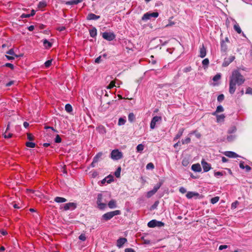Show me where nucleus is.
I'll use <instances>...</instances> for the list:
<instances>
[{
  "mask_svg": "<svg viewBox=\"0 0 252 252\" xmlns=\"http://www.w3.org/2000/svg\"><path fill=\"white\" fill-rule=\"evenodd\" d=\"M230 80L240 86L244 83L245 79L238 70H235L232 72Z\"/></svg>",
  "mask_w": 252,
  "mask_h": 252,
  "instance_id": "1",
  "label": "nucleus"
},
{
  "mask_svg": "<svg viewBox=\"0 0 252 252\" xmlns=\"http://www.w3.org/2000/svg\"><path fill=\"white\" fill-rule=\"evenodd\" d=\"M107 202V201L105 198H104V197L102 194L99 193L97 195L96 203L99 209L100 210L105 209L106 207Z\"/></svg>",
  "mask_w": 252,
  "mask_h": 252,
  "instance_id": "2",
  "label": "nucleus"
},
{
  "mask_svg": "<svg viewBox=\"0 0 252 252\" xmlns=\"http://www.w3.org/2000/svg\"><path fill=\"white\" fill-rule=\"evenodd\" d=\"M121 214V211L120 210H115L114 211H111L109 212H107L102 216V218L105 220H108L112 219L114 216L120 215Z\"/></svg>",
  "mask_w": 252,
  "mask_h": 252,
  "instance_id": "3",
  "label": "nucleus"
},
{
  "mask_svg": "<svg viewBox=\"0 0 252 252\" xmlns=\"http://www.w3.org/2000/svg\"><path fill=\"white\" fill-rule=\"evenodd\" d=\"M110 157L113 160H119L123 158V153L118 149L113 150L111 152Z\"/></svg>",
  "mask_w": 252,
  "mask_h": 252,
  "instance_id": "4",
  "label": "nucleus"
},
{
  "mask_svg": "<svg viewBox=\"0 0 252 252\" xmlns=\"http://www.w3.org/2000/svg\"><path fill=\"white\" fill-rule=\"evenodd\" d=\"M164 225V223L160 221L153 220L148 223V226L150 228H154L156 226L161 227Z\"/></svg>",
  "mask_w": 252,
  "mask_h": 252,
  "instance_id": "5",
  "label": "nucleus"
},
{
  "mask_svg": "<svg viewBox=\"0 0 252 252\" xmlns=\"http://www.w3.org/2000/svg\"><path fill=\"white\" fill-rule=\"evenodd\" d=\"M102 37L109 41H112L115 38V35L113 32H104L102 33Z\"/></svg>",
  "mask_w": 252,
  "mask_h": 252,
  "instance_id": "6",
  "label": "nucleus"
},
{
  "mask_svg": "<svg viewBox=\"0 0 252 252\" xmlns=\"http://www.w3.org/2000/svg\"><path fill=\"white\" fill-rule=\"evenodd\" d=\"M161 120V117L160 116H155L152 119V121L150 123V128L151 129L155 128L156 123Z\"/></svg>",
  "mask_w": 252,
  "mask_h": 252,
  "instance_id": "7",
  "label": "nucleus"
},
{
  "mask_svg": "<svg viewBox=\"0 0 252 252\" xmlns=\"http://www.w3.org/2000/svg\"><path fill=\"white\" fill-rule=\"evenodd\" d=\"M236 83H234L232 81L229 80V92L230 94H233L236 89Z\"/></svg>",
  "mask_w": 252,
  "mask_h": 252,
  "instance_id": "8",
  "label": "nucleus"
},
{
  "mask_svg": "<svg viewBox=\"0 0 252 252\" xmlns=\"http://www.w3.org/2000/svg\"><path fill=\"white\" fill-rule=\"evenodd\" d=\"M235 59L234 56H231L228 58H225L222 63V66L226 67L232 63Z\"/></svg>",
  "mask_w": 252,
  "mask_h": 252,
  "instance_id": "9",
  "label": "nucleus"
},
{
  "mask_svg": "<svg viewBox=\"0 0 252 252\" xmlns=\"http://www.w3.org/2000/svg\"><path fill=\"white\" fill-rule=\"evenodd\" d=\"M76 208V204L73 202L66 203L64 206V210L66 211L70 209H74Z\"/></svg>",
  "mask_w": 252,
  "mask_h": 252,
  "instance_id": "10",
  "label": "nucleus"
},
{
  "mask_svg": "<svg viewBox=\"0 0 252 252\" xmlns=\"http://www.w3.org/2000/svg\"><path fill=\"white\" fill-rule=\"evenodd\" d=\"M127 242V239L125 238H120L117 240V246L121 248Z\"/></svg>",
  "mask_w": 252,
  "mask_h": 252,
  "instance_id": "11",
  "label": "nucleus"
},
{
  "mask_svg": "<svg viewBox=\"0 0 252 252\" xmlns=\"http://www.w3.org/2000/svg\"><path fill=\"white\" fill-rule=\"evenodd\" d=\"M202 167L204 172H206L211 169V165L204 160L201 161Z\"/></svg>",
  "mask_w": 252,
  "mask_h": 252,
  "instance_id": "12",
  "label": "nucleus"
},
{
  "mask_svg": "<svg viewBox=\"0 0 252 252\" xmlns=\"http://www.w3.org/2000/svg\"><path fill=\"white\" fill-rule=\"evenodd\" d=\"M206 55V50L203 44L200 47L199 49V57L203 58Z\"/></svg>",
  "mask_w": 252,
  "mask_h": 252,
  "instance_id": "13",
  "label": "nucleus"
},
{
  "mask_svg": "<svg viewBox=\"0 0 252 252\" xmlns=\"http://www.w3.org/2000/svg\"><path fill=\"white\" fill-rule=\"evenodd\" d=\"M225 156L228 158H237L239 156L235 152L231 151H227L224 153Z\"/></svg>",
  "mask_w": 252,
  "mask_h": 252,
  "instance_id": "14",
  "label": "nucleus"
},
{
  "mask_svg": "<svg viewBox=\"0 0 252 252\" xmlns=\"http://www.w3.org/2000/svg\"><path fill=\"white\" fill-rule=\"evenodd\" d=\"M100 18V16L96 15L94 13H89L87 17V20H97Z\"/></svg>",
  "mask_w": 252,
  "mask_h": 252,
  "instance_id": "15",
  "label": "nucleus"
},
{
  "mask_svg": "<svg viewBox=\"0 0 252 252\" xmlns=\"http://www.w3.org/2000/svg\"><path fill=\"white\" fill-rule=\"evenodd\" d=\"M191 169L195 172H200L201 167L199 163L193 164L191 166Z\"/></svg>",
  "mask_w": 252,
  "mask_h": 252,
  "instance_id": "16",
  "label": "nucleus"
},
{
  "mask_svg": "<svg viewBox=\"0 0 252 252\" xmlns=\"http://www.w3.org/2000/svg\"><path fill=\"white\" fill-rule=\"evenodd\" d=\"M186 196L188 199H190L194 196H198L199 193L195 192L189 191L187 192Z\"/></svg>",
  "mask_w": 252,
  "mask_h": 252,
  "instance_id": "17",
  "label": "nucleus"
},
{
  "mask_svg": "<svg viewBox=\"0 0 252 252\" xmlns=\"http://www.w3.org/2000/svg\"><path fill=\"white\" fill-rule=\"evenodd\" d=\"M89 32L90 35L92 37H94L97 34V30L95 27H93L89 30Z\"/></svg>",
  "mask_w": 252,
  "mask_h": 252,
  "instance_id": "18",
  "label": "nucleus"
},
{
  "mask_svg": "<svg viewBox=\"0 0 252 252\" xmlns=\"http://www.w3.org/2000/svg\"><path fill=\"white\" fill-rule=\"evenodd\" d=\"M83 0H71L70 1H68L66 2V4L67 5H73V4H77L79 3L82 2Z\"/></svg>",
  "mask_w": 252,
  "mask_h": 252,
  "instance_id": "19",
  "label": "nucleus"
},
{
  "mask_svg": "<svg viewBox=\"0 0 252 252\" xmlns=\"http://www.w3.org/2000/svg\"><path fill=\"white\" fill-rule=\"evenodd\" d=\"M108 206L110 209H113L116 207V201L114 200H111L108 203Z\"/></svg>",
  "mask_w": 252,
  "mask_h": 252,
  "instance_id": "20",
  "label": "nucleus"
},
{
  "mask_svg": "<svg viewBox=\"0 0 252 252\" xmlns=\"http://www.w3.org/2000/svg\"><path fill=\"white\" fill-rule=\"evenodd\" d=\"M184 128H180L178 132V133L176 134L175 137L174 138V141H176V140L178 139L181 137V136L183 135V132H184Z\"/></svg>",
  "mask_w": 252,
  "mask_h": 252,
  "instance_id": "21",
  "label": "nucleus"
},
{
  "mask_svg": "<svg viewBox=\"0 0 252 252\" xmlns=\"http://www.w3.org/2000/svg\"><path fill=\"white\" fill-rule=\"evenodd\" d=\"M54 201L57 203H63L66 202L67 200L65 198L57 196L55 198Z\"/></svg>",
  "mask_w": 252,
  "mask_h": 252,
  "instance_id": "22",
  "label": "nucleus"
},
{
  "mask_svg": "<svg viewBox=\"0 0 252 252\" xmlns=\"http://www.w3.org/2000/svg\"><path fill=\"white\" fill-rule=\"evenodd\" d=\"M103 155V153L102 152H99L93 158V160H94V162H97L100 158H101L102 156Z\"/></svg>",
  "mask_w": 252,
  "mask_h": 252,
  "instance_id": "23",
  "label": "nucleus"
},
{
  "mask_svg": "<svg viewBox=\"0 0 252 252\" xmlns=\"http://www.w3.org/2000/svg\"><path fill=\"white\" fill-rule=\"evenodd\" d=\"M43 43L44 46L47 48H51L52 45V43L46 39L43 40Z\"/></svg>",
  "mask_w": 252,
  "mask_h": 252,
  "instance_id": "24",
  "label": "nucleus"
},
{
  "mask_svg": "<svg viewBox=\"0 0 252 252\" xmlns=\"http://www.w3.org/2000/svg\"><path fill=\"white\" fill-rule=\"evenodd\" d=\"M223 111L224 109L223 107L221 105H219L217 106L216 111L213 113V115H215L217 113L221 112H223Z\"/></svg>",
  "mask_w": 252,
  "mask_h": 252,
  "instance_id": "25",
  "label": "nucleus"
},
{
  "mask_svg": "<svg viewBox=\"0 0 252 252\" xmlns=\"http://www.w3.org/2000/svg\"><path fill=\"white\" fill-rule=\"evenodd\" d=\"M6 54L16 58L19 57V56H18L17 55L15 54L13 49H11L9 50H8L7 52H6Z\"/></svg>",
  "mask_w": 252,
  "mask_h": 252,
  "instance_id": "26",
  "label": "nucleus"
},
{
  "mask_svg": "<svg viewBox=\"0 0 252 252\" xmlns=\"http://www.w3.org/2000/svg\"><path fill=\"white\" fill-rule=\"evenodd\" d=\"M234 29L238 33H241L242 32L241 28L237 23L234 25Z\"/></svg>",
  "mask_w": 252,
  "mask_h": 252,
  "instance_id": "27",
  "label": "nucleus"
},
{
  "mask_svg": "<svg viewBox=\"0 0 252 252\" xmlns=\"http://www.w3.org/2000/svg\"><path fill=\"white\" fill-rule=\"evenodd\" d=\"M65 110L68 113H70L72 111V106L70 104H66L65 106Z\"/></svg>",
  "mask_w": 252,
  "mask_h": 252,
  "instance_id": "28",
  "label": "nucleus"
},
{
  "mask_svg": "<svg viewBox=\"0 0 252 252\" xmlns=\"http://www.w3.org/2000/svg\"><path fill=\"white\" fill-rule=\"evenodd\" d=\"M237 130L236 127L235 126H231L228 130L227 132L229 134L235 133Z\"/></svg>",
  "mask_w": 252,
  "mask_h": 252,
  "instance_id": "29",
  "label": "nucleus"
},
{
  "mask_svg": "<svg viewBox=\"0 0 252 252\" xmlns=\"http://www.w3.org/2000/svg\"><path fill=\"white\" fill-rule=\"evenodd\" d=\"M135 115L133 113H130L128 116V119L130 122H132L135 120Z\"/></svg>",
  "mask_w": 252,
  "mask_h": 252,
  "instance_id": "30",
  "label": "nucleus"
},
{
  "mask_svg": "<svg viewBox=\"0 0 252 252\" xmlns=\"http://www.w3.org/2000/svg\"><path fill=\"white\" fill-rule=\"evenodd\" d=\"M150 18H150V13L147 12L143 15V16L142 17V20L143 21H147V20L150 19Z\"/></svg>",
  "mask_w": 252,
  "mask_h": 252,
  "instance_id": "31",
  "label": "nucleus"
},
{
  "mask_svg": "<svg viewBox=\"0 0 252 252\" xmlns=\"http://www.w3.org/2000/svg\"><path fill=\"white\" fill-rule=\"evenodd\" d=\"M221 50L223 52H225L227 50V45L224 40L221 42Z\"/></svg>",
  "mask_w": 252,
  "mask_h": 252,
  "instance_id": "32",
  "label": "nucleus"
},
{
  "mask_svg": "<svg viewBox=\"0 0 252 252\" xmlns=\"http://www.w3.org/2000/svg\"><path fill=\"white\" fill-rule=\"evenodd\" d=\"M225 118L224 114L219 115L217 116V121L218 122L223 121Z\"/></svg>",
  "mask_w": 252,
  "mask_h": 252,
  "instance_id": "33",
  "label": "nucleus"
},
{
  "mask_svg": "<svg viewBox=\"0 0 252 252\" xmlns=\"http://www.w3.org/2000/svg\"><path fill=\"white\" fill-rule=\"evenodd\" d=\"M162 184V182H159L157 185L154 187L153 190L155 191V192H157L158 190L160 188V187L161 186Z\"/></svg>",
  "mask_w": 252,
  "mask_h": 252,
  "instance_id": "34",
  "label": "nucleus"
},
{
  "mask_svg": "<svg viewBox=\"0 0 252 252\" xmlns=\"http://www.w3.org/2000/svg\"><path fill=\"white\" fill-rule=\"evenodd\" d=\"M219 199H220V197L216 196V197H213L211 199L210 202L212 204H214L216 203L217 202H218L219 201Z\"/></svg>",
  "mask_w": 252,
  "mask_h": 252,
  "instance_id": "35",
  "label": "nucleus"
},
{
  "mask_svg": "<svg viewBox=\"0 0 252 252\" xmlns=\"http://www.w3.org/2000/svg\"><path fill=\"white\" fill-rule=\"evenodd\" d=\"M121 167L120 166L119 167L116 171L115 172V175L117 178H119L120 177L121 174Z\"/></svg>",
  "mask_w": 252,
  "mask_h": 252,
  "instance_id": "36",
  "label": "nucleus"
},
{
  "mask_svg": "<svg viewBox=\"0 0 252 252\" xmlns=\"http://www.w3.org/2000/svg\"><path fill=\"white\" fill-rule=\"evenodd\" d=\"M144 149V145L142 144H140L136 147V150L138 152H142Z\"/></svg>",
  "mask_w": 252,
  "mask_h": 252,
  "instance_id": "37",
  "label": "nucleus"
},
{
  "mask_svg": "<svg viewBox=\"0 0 252 252\" xmlns=\"http://www.w3.org/2000/svg\"><path fill=\"white\" fill-rule=\"evenodd\" d=\"M26 146L30 148H34L35 147V144L32 142H27L26 143Z\"/></svg>",
  "mask_w": 252,
  "mask_h": 252,
  "instance_id": "38",
  "label": "nucleus"
},
{
  "mask_svg": "<svg viewBox=\"0 0 252 252\" xmlns=\"http://www.w3.org/2000/svg\"><path fill=\"white\" fill-rule=\"evenodd\" d=\"M126 122V120L125 119H124L123 118H120L119 119V121H118V124L119 126H122V125H125Z\"/></svg>",
  "mask_w": 252,
  "mask_h": 252,
  "instance_id": "39",
  "label": "nucleus"
},
{
  "mask_svg": "<svg viewBox=\"0 0 252 252\" xmlns=\"http://www.w3.org/2000/svg\"><path fill=\"white\" fill-rule=\"evenodd\" d=\"M221 78V75L220 73L217 74L216 75L214 76L213 78V80L214 81H217L220 80Z\"/></svg>",
  "mask_w": 252,
  "mask_h": 252,
  "instance_id": "40",
  "label": "nucleus"
},
{
  "mask_svg": "<svg viewBox=\"0 0 252 252\" xmlns=\"http://www.w3.org/2000/svg\"><path fill=\"white\" fill-rule=\"evenodd\" d=\"M156 192H155V191L152 189L150 191H149L147 193V197L148 198L151 197L152 196H153L154 194H155Z\"/></svg>",
  "mask_w": 252,
  "mask_h": 252,
  "instance_id": "41",
  "label": "nucleus"
},
{
  "mask_svg": "<svg viewBox=\"0 0 252 252\" xmlns=\"http://www.w3.org/2000/svg\"><path fill=\"white\" fill-rule=\"evenodd\" d=\"M46 6V3L45 1H40L38 3L39 8H44Z\"/></svg>",
  "mask_w": 252,
  "mask_h": 252,
  "instance_id": "42",
  "label": "nucleus"
},
{
  "mask_svg": "<svg viewBox=\"0 0 252 252\" xmlns=\"http://www.w3.org/2000/svg\"><path fill=\"white\" fill-rule=\"evenodd\" d=\"M52 61L51 60H50L45 62L44 65L46 68H48L50 66L52 63Z\"/></svg>",
  "mask_w": 252,
  "mask_h": 252,
  "instance_id": "43",
  "label": "nucleus"
},
{
  "mask_svg": "<svg viewBox=\"0 0 252 252\" xmlns=\"http://www.w3.org/2000/svg\"><path fill=\"white\" fill-rule=\"evenodd\" d=\"M115 86V82L114 81H112L109 85L107 86V88L108 89H111Z\"/></svg>",
  "mask_w": 252,
  "mask_h": 252,
  "instance_id": "44",
  "label": "nucleus"
},
{
  "mask_svg": "<svg viewBox=\"0 0 252 252\" xmlns=\"http://www.w3.org/2000/svg\"><path fill=\"white\" fill-rule=\"evenodd\" d=\"M190 138L189 137H187L185 138L184 140H182V144H188L190 142Z\"/></svg>",
  "mask_w": 252,
  "mask_h": 252,
  "instance_id": "45",
  "label": "nucleus"
},
{
  "mask_svg": "<svg viewBox=\"0 0 252 252\" xmlns=\"http://www.w3.org/2000/svg\"><path fill=\"white\" fill-rule=\"evenodd\" d=\"M224 98V96L223 94H220L218 97L217 100L219 102L222 101Z\"/></svg>",
  "mask_w": 252,
  "mask_h": 252,
  "instance_id": "46",
  "label": "nucleus"
},
{
  "mask_svg": "<svg viewBox=\"0 0 252 252\" xmlns=\"http://www.w3.org/2000/svg\"><path fill=\"white\" fill-rule=\"evenodd\" d=\"M202 63L203 65L207 66L209 64V61L208 59L206 58L202 61Z\"/></svg>",
  "mask_w": 252,
  "mask_h": 252,
  "instance_id": "47",
  "label": "nucleus"
},
{
  "mask_svg": "<svg viewBox=\"0 0 252 252\" xmlns=\"http://www.w3.org/2000/svg\"><path fill=\"white\" fill-rule=\"evenodd\" d=\"M235 138V135H230L227 136V140L228 141L230 142V141H233Z\"/></svg>",
  "mask_w": 252,
  "mask_h": 252,
  "instance_id": "48",
  "label": "nucleus"
},
{
  "mask_svg": "<svg viewBox=\"0 0 252 252\" xmlns=\"http://www.w3.org/2000/svg\"><path fill=\"white\" fill-rule=\"evenodd\" d=\"M62 141V139L60 137V135L57 134L55 139V142L56 143H60Z\"/></svg>",
  "mask_w": 252,
  "mask_h": 252,
  "instance_id": "49",
  "label": "nucleus"
},
{
  "mask_svg": "<svg viewBox=\"0 0 252 252\" xmlns=\"http://www.w3.org/2000/svg\"><path fill=\"white\" fill-rule=\"evenodd\" d=\"M158 15H159L158 13L157 12L150 13V18H151V17L157 18L158 16Z\"/></svg>",
  "mask_w": 252,
  "mask_h": 252,
  "instance_id": "50",
  "label": "nucleus"
},
{
  "mask_svg": "<svg viewBox=\"0 0 252 252\" xmlns=\"http://www.w3.org/2000/svg\"><path fill=\"white\" fill-rule=\"evenodd\" d=\"M4 66H6V67H9L12 70H13L14 68V65L13 64L11 63H6L5 64H4Z\"/></svg>",
  "mask_w": 252,
  "mask_h": 252,
  "instance_id": "51",
  "label": "nucleus"
},
{
  "mask_svg": "<svg viewBox=\"0 0 252 252\" xmlns=\"http://www.w3.org/2000/svg\"><path fill=\"white\" fill-rule=\"evenodd\" d=\"M79 240H80L81 241H85L86 239V237L85 234H81L79 236Z\"/></svg>",
  "mask_w": 252,
  "mask_h": 252,
  "instance_id": "52",
  "label": "nucleus"
},
{
  "mask_svg": "<svg viewBox=\"0 0 252 252\" xmlns=\"http://www.w3.org/2000/svg\"><path fill=\"white\" fill-rule=\"evenodd\" d=\"M146 168H147V169H154V165L152 162H150V163H149L148 164H147V165L146 166Z\"/></svg>",
  "mask_w": 252,
  "mask_h": 252,
  "instance_id": "53",
  "label": "nucleus"
},
{
  "mask_svg": "<svg viewBox=\"0 0 252 252\" xmlns=\"http://www.w3.org/2000/svg\"><path fill=\"white\" fill-rule=\"evenodd\" d=\"M12 134L11 133H8L7 134H6V133L4 132L3 136L5 138H10L12 137Z\"/></svg>",
  "mask_w": 252,
  "mask_h": 252,
  "instance_id": "54",
  "label": "nucleus"
},
{
  "mask_svg": "<svg viewBox=\"0 0 252 252\" xmlns=\"http://www.w3.org/2000/svg\"><path fill=\"white\" fill-rule=\"evenodd\" d=\"M192 68L191 67V66H188L187 67H185L184 69H183V71L184 72H186V73H187L188 72H189L191 70Z\"/></svg>",
  "mask_w": 252,
  "mask_h": 252,
  "instance_id": "55",
  "label": "nucleus"
},
{
  "mask_svg": "<svg viewBox=\"0 0 252 252\" xmlns=\"http://www.w3.org/2000/svg\"><path fill=\"white\" fill-rule=\"evenodd\" d=\"M246 94H252V88L248 87L246 89Z\"/></svg>",
  "mask_w": 252,
  "mask_h": 252,
  "instance_id": "56",
  "label": "nucleus"
},
{
  "mask_svg": "<svg viewBox=\"0 0 252 252\" xmlns=\"http://www.w3.org/2000/svg\"><path fill=\"white\" fill-rule=\"evenodd\" d=\"M28 139L31 141L33 140L34 139L33 136L31 133L27 134Z\"/></svg>",
  "mask_w": 252,
  "mask_h": 252,
  "instance_id": "57",
  "label": "nucleus"
},
{
  "mask_svg": "<svg viewBox=\"0 0 252 252\" xmlns=\"http://www.w3.org/2000/svg\"><path fill=\"white\" fill-rule=\"evenodd\" d=\"M238 204V201H236L233 202L231 204V209H235L237 207V205Z\"/></svg>",
  "mask_w": 252,
  "mask_h": 252,
  "instance_id": "58",
  "label": "nucleus"
},
{
  "mask_svg": "<svg viewBox=\"0 0 252 252\" xmlns=\"http://www.w3.org/2000/svg\"><path fill=\"white\" fill-rule=\"evenodd\" d=\"M143 243L144 244L148 245L150 244L151 243V241L149 240L145 239L144 238H143Z\"/></svg>",
  "mask_w": 252,
  "mask_h": 252,
  "instance_id": "59",
  "label": "nucleus"
},
{
  "mask_svg": "<svg viewBox=\"0 0 252 252\" xmlns=\"http://www.w3.org/2000/svg\"><path fill=\"white\" fill-rule=\"evenodd\" d=\"M30 17V14H22L20 16L21 18H29Z\"/></svg>",
  "mask_w": 252,
  "mask_h": 252,
  "instance_id": "60",
  "label": "nucleus"
},
{
  "mask_svg": "<svg viewBox=\"0 0 252 252\" xmlns=\"http://www.w3.org/2000/svg\"><path fill=\"white\" fill-rule=\"evenodd\" d=\"M179 191L182 193H185L187 192L186 189L185 188H184V187H181L179 189Z\"/></svg>",
  "mask_w": 252,
  "mask_h": 252,
  "instance_id": "61",
  "label": "nucleus"
},
{
  "mask_svg": "<svg viewBox=\"0 0 252 252\" xmlns=\"http://www.w3.org/2000/svg\"><path fill=\"white\" fill-rule=\"evenodd\" d=\"M227 247H228L227 245H220V246L219 249V250H222L223 249L227 248Z\"/></svg>",
  "mask_w": 252,
  "mask_h": 252,
  "instance_id": "62",
  "label": "nucleus"
},
{
  "mask_svg": "<svg viewBox=\"0 0 252 252\" xmlns=\"http://www.w3.org/2000/svg\"><path fill=\"white\" fill-rule=\"evenodd\" d=\"M125 252H135L132 248H126L125 250Z\"/></svg>",
  "mask_w": 252,
  "mask_h": 252,
  "instance_id": "63",
  "label": "nucleus"
},
{
  "mask_svg": "<svg viewBox=\"0 0 252 252\" xmlns=\"http://www.w3.org/2000/svg\"><path fill=\"white\" fill-rule=\"evenodd\" d=\"M239 166L240 167V168L241 169H245V166L244 165V161H240V163H239Z\"/></svg>",
  "mask_w": 252,
  "mask_h": 252,
  "instance_id": "64",
  "label": "nucleus"
}]
</instances>
